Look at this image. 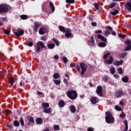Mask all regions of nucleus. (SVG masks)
<instances>
[{
	"instance_id": "obj_1",
	"label": "nucleus",
	"mask_w": 131,
	"mask_h": 131,
	"mask_svg": "<svg viewBox=\"0 0 131 131\" xmlns=\"http://www.w3.org/2000/svg\"><path fill=\"white\" fill-rule=\"evenodd\" d=\"M66 95L71 100H75L77 98V92L75 90H70L66 92Z\"/></svg>"
},
{
	"instance_id": "obj_2",
	"label": "nucleus",
	"mask_w": 131,
	"mask_h": 131,
	"mask_svg": "<svg viewBox=\"0 0 131 131\" xmlns=\"http://www.w3.org/2000/svg\"><path fill=\"white\" fill-rule=\"evenodd\" d=\"M105 115V120L107 123H113L114 122V118L111 112H106Z\"/></svg>"
},
{
	"instance_id": "obj_3",
	"label": "nucleus",
	"mask_w": 131,
	"mask_h": 131,
	"mask_svg": "<svg viewBox=\"0 0 131 131\" xmlns=\"http://www.w3.org/2000/svg\"><path fill=\"white\" fill-rule=\"evenodd\" d=\"M11 9L10 6L6 4H1L0 5V14L3 13H7L9 10Z\"/></svg>"
},
{
	"instance_id": "obj_4",
	"label": "nucleus",
	"mask_w": 131,
	"mask_h": 131,
	"mask_svg": "<svg viewBox=\"0 0 131 131\" xmlns=\"http://www.w3.org/2000/svg\"><path fill=\"white\" fill-rule=\"evenodd\" d=\"M40 49H47V47H46L43 42L39 41L37 43V47L36 48V53H39Z\"/></svg>"
},
{
	"instance_id": "obj_5",
	"label": "nucleus",
	"mask_w": 131,
	"mask_h": 131,
	"mask_svg": "<svg viewBox=\"0 0 131 131\" xmlns=\"http://www.w3.org/2000/svg\"><path fill=\"white\" fill-rule=\"evenodd\" d=\"M16 36H21L24 34V30L22 29H18L14 32Z\"/></svg>"
},
{
	"instance_id": "obj_6",
	"label": "nucleus",
	"mask_w": 131,
	"mask_h": 131,
	"mask_svg": "<svg viewBox=\"0 0 131 131\" xmlns=\"http://www.w3.org/2000/svg\"><path fill=\"white\" fill-rule=\"evenodd\" d=\"M80 66L82 70L81 72V75H83V74H84V72L86 71V68H88V67H86V65L85 64V63L83 62H81L80 63Z\"/></svg>"
},
{
	"instance_id": "obj_7",
	"label": "nucleus",
	"mask_w": 131,
	"mask_h": 131,
	"mask_svg": "<svg viewBox=\"0 0 131 131\" xmlns=\"http://www.w3.org/2000/svg\"><path fill=\"white\" fill-rule=\"evenodd\" d=\"M48 32H49V29H48V28L45 27H41L39 30V33L41 35L46 34V33H48Z\"/></svg>"
},
{
	"instance_id": "obj_8",
	"label": "nucleus",
	"mask_w": 131,
	"mask_h": 131,
	"mask_svg": "<svg viewBox=\"0 0 131 131\" xmlns=\"http://www.w3.org/2000/svg\"><path fill=\"white\" fill-rule=\"evenodd\" d=\"M125 43L127 47L124 49V51H130L131 50V40H126L125 41Z\"/></svg>"
},
{
	"instance_id": "obj_9",
	"label": "nucleus",
	"mask_w": 131,
	"mask_h": 131,
	"mask_svg": "<svg viewBox=\"0 0 131 131\" xmlns=\"http://www.w3.org/2000/svg\"><path fill=\"white\" fill-rule=\"evenodd\" d=\"M102 92L103 88H102V86L100 85L98 86L96 90V93L99 96V97H102L103 96Z\"/></svg>"
},
{
	"instance_id": "obj_10",
	"label": "nucleus",
	"mask_w": 131,
	"mask_h": 131,
	"mask_svg": "<svg viewBox=\"0 0 131 131\" xmlns=\"http://www.w3.org/2000/svg\"><path fill=\"white\" fill-rule=\"evenodd\" d=\"M40 26H41V25L39 24L38 22H35L34 24L33 28L34 32H37V29H38V27H40Z\"/></svg>"
},
{
	"instance_id": "obj_11",
	"label": "nucleus",
	"mask_w": 131,
	"mask_h": 131,
	"mask_svg": "<svg viewBox=\"0 0 131 131\" xmlns=\"http://www.w3.org/2000/svg\"><path fill=\"white\" fill-rule=\"evenodd\" d=\"M123 95H124V93L121 90H119L115 93V97H116V98H120V97L123 96Z\"/></svg>"
},
{
	"instance_id": "obj_12",
	"label": "nucleus",
	"mask_w": 131,
	"mask_h": 131,
	"mask_svg": "<svg viewBox=\"0 0 131 131\" xmlns=\"http://www.w3.org/2000/svg\"><path fill=\"white\" fill-rule=\"evenodd\" d=\"M97 37L99 39H101L102 41H104V42L107 41V39L101 34L98 35Z\"/></svg>"
},
{
	"instance_id": "obj_13",
	"label": "nucleus",
	"mask_w": 131,
	"mask_h": 131,
	"mask_svg": "<svg viewBox=\"0 0 131 131\" xmlns=\"http://www.w3.org/2000/svg\"><path fill=\"white\" fill-rule=\"evenodd\" d=\"M91 101L93 104H97V102H99V99L97 97H93L91 98Z\"/></svg>"
},
{
	"instance_id": "obj_14",
	"label": "nucleus",
	"mask_w": 131,
	"mask_h": 131,
	"mask_svg": "<svg viewBox=\"0 0 131 131\" xmlns=\"http://www.w3.org/2000/svg\"><path fill=\"white\" fill-rule=\"evenodd\" d=\"M71 35H72V34L71 33V30H70V29H68V31L66 32L65 36L66 37H70Z\"/></svg>"
},
{
	"instance_id": "obj_15",
	"label": "nucleus",
	"mask_w": 131,
	"mask_h": 131,
	"mask_svg": "<svg viewBox=\"0 0 131 131\" xmlns=\"http://www.w3.org/2000/svg\"><path fill=\"white\" fill-rule=\"evenodd\" d=\"M114 61V59L113 58V57H112V56H110L109 59L105 62L106 64H110L111 65V64H112V63H113Z\"/></svg>"
},
{
	"instance_id": "obj_16",
	"label": "nucleus",
	"mask_w": 131,
	"mask_h": 131,
	"mask_svg": "<svg viewBox=\"0 0 131 131\" xmlns=\"http://www.w3.org/2000/svg\"><path fill=\"white\" fill-rule=\"evenodd\" d=\"M59 29L62 32H66L67 31H68V29H69V28L66 29L64 27L60 26L59 27Z\"/></svg>"
},
{
	"instance_id": "obj_17",
	"label": "nucleus",
	"mask_w": 131,
	"mask_h": 131,
	"mask_svg": "<svg viewBox=\"0 0 131 131\" xmlns=\"http://www.w3.org/2000/svg\"><path fill=\"white\" fill-rule=\"evenodd\" d=\"M44 113H46L47 114H50V113H52V108L49 107L47 108H45L43 110Z\"/></svg>"
},
{
	"instance_id": "obj_18",
	"label": "nucleus",
	"mask_w": 131,
	"mask_h": 131,
	"mask_svg": "<svg viewBox=\"0 0 131 131\" xmlns=\"http://www.w3.org/2000/svg\"><path fill=\"white\" fill-rule=\"evenodd\" d=\"M42 106V108H43V109H47V108H49V107H50V104L48 103H42L41 104Z\"/></svg>"
},
{
	"instance_id": "obj_19",
	"label": "nucleus",
	"mask_w": 131,
	"mask_h": 131,
	"mask_svg": "<svg viewBox=\"0 0 131 131\" xmlns=\"http://www.w3.org/2000/svg\"><path fill=\"white\" fill-rule=\"evenodd\" d=\"M70 110L72 113H75V112H76V108L73 105H71V106L70 107Z\"/></svg>"
},
{
	"instance_id": "obj_20",
	"label": "nucleus",
	"mask_w": 131,
	"mask_h": 131,
	"mask_svg": "<svg viewBox=\"0 0 131 131\" xmlns=\"http://www.w3.org/2000/svg\"><path fill=\"white\" fill-rule=\"evenodd\" d=\"M125 7L128 11H131V3L130 2H127L125 4Z\"/></svg>"
},
{
	"instance_id": "obj_21",
	"label": "nucleus",
	"mask_w": 131,
	"mask_h": 131,
	"mask_svg": "<svg viewBox=\"0 0 131 131\" xmlns=\"http://www.w3.org/2000/svg\"><path fill=\"white\" fill-rule=\"evenodd\" d=\"M89 45H90V46H92V47L95 46V40L94 39V36H91V40L89 41Z\"/></svg>"
},
{
	"instance_id": "obj_22",
	"label": "nucleus",
	"mask_w": 131,
	"mask_h": 131,
	"mask_svg": "<svg viewBox=\"0 0 131 131\" xmlns=\"http://www.w3.org/2000/svg\"><path fill=\"white\" fill-rule=\"evenodd\" d=\"M122 63H123V60H121L120 61H117L115 62L114 64L115 66H119L120 65H122Z\"/></svg>"
},
{
	"instance_id": "obj_23",
	"label": "nucleus",
	"mask_w": 131,
	"mask_h": 131,
	"mask_svg": "<svg viewBox=\"0 0 131 131\" xmlns=\"http://www.w3.org/2000/svg\"><path fill=\"white\" fill-rule=\"evenodd\" d=\"M8 81L11 85H13V84H14V82H15V79H14V77H11L9 78Z\"/></svg>"
},
{
	"instance_id": "obj_24",
	"label": "nucleus",
	"mask_w": 131,
	"mask_h": 131,
	"mask_svg": "<svg viewBox=\"0 0 131 131\" xmlns=\"http://www.w3.org/2000/svg\"><path fill=\"white\" fill-rule=\"evenodd\" d=\"M58 106L60 107V108H63L64 106H65V102H64V101L63 100H60L58 102Z\"/></svg>"
},
{
	"instance_id": "obj_25",
	"label": "nucleus",
	"mask_w": 131,
	"mask_h": 131,
	"mask_svg": "<svg viewBox=\"0 0 131 131\" xmlns=\"http://www.w3.org/2000/svg\"><path fill=\"white\" fill-rule=\"evenodd\" d=\"M124 123L125 124V128L123 131H127L128 129V124H127V120H124Z\"/></svg>"
},
{
	"instance_id": "obj_26",
	"label": "nucleus",
	"mask_w": 131,
	"mask_h": 131,
	"mask_svg": "<svg viewBox=\"0 0 131 131\" xmlns=\"http://www.w3.org/2000/svg\"><path fill=\"white\" fill-rule=\"evenodd\" d=\"M36 122L37 124H41L42 123V119L41 118H38L36 119Z\"/></svg>"
},
{
	"instance_id": "obj_27",
	"label": "nucleus",
	"mask_w": 131,
	"mask_h": 131,
	"mask_svg": "<svg viewBox=\"0 0 131 131\" xmlns=\"http://www.w3.org/2000/svg\"><path fill=\"white\" fill-rule=\"evenodd\" d=\"M111 74H115V68L113 66H111L110 69Z\"/></svg>"
},
{
	"instance_id": "obj_28",
	"label": "nucleus",
	"mask_w": 131,
	"mask_h": 131,
	"mask_svg": "<svg viewBox=\"0 0 131 131\" xmlns=\"http://www.w3.org/2000/svg\"><path fill=\"white\" fill-rule=\"evenodd\" d=\"M47 47H48V49H49L50 50H53V49H54V48H55V44L54 43L48 44Z\"/></svg>"
},
{
	"instance_id": "obj_29",
	"label": "nucleus",
	"mask_w": 131,
	"mask_h": 131,
	"mask_svg": "<svg viewBox=\"0 0 131 131\" xmlns=\"http://www.w3.org/2000/svg\"><path fill=\"white\" fill-rule=\"evenodd\" d=\"M122 80L123 82H128V78L127 76H125L122 78Z\"/></svg>"
},
{
	"instance_id": "obj_30",
	"label": "nucleus",
	"mask_w": 131,
	"mask_h": 131,
	"mask_svg": "<svg viewBox=\"0 0 131 131\" xmlns=\"http://www.w3.org/2000/svg\"><path fill=\"white\" fill-rule=\"evenodd\" d=\"M53 78H54L55 79L60 78V74H59V73L54 74L53 75Z\"/></svg>"
},
{
	"instance_id": "obj_31",
	"label": "nucleus",
	"mask_w": 131,
	"mask_h": 131,
	"mask_svg": "<svg viewBox=\"0 0 131 131\" xmlns=\"http://www.w3.org/2000/svg\"><path fill=\"white\" fill-rule=\"evenodd\" d=\"M98 46L100 48H105V47H106V45L105 42H100L99 43Z\"/></svg>"
},
{
	"instance_id": "obj_32",
	"label": "nucleus",
	"mask_w": 131,
	"mask_h": 131,
	"mask_svg": "<svg viewBox=\"0 0 131 131\" xmlns=\"http://www.w3.org/2000/svg\"><path fill=\"white\" fill-rule=\"evenodd\" d=\"M53 40L54 42L56 44V46H60V42L58 41V40L56 39L55 38H53Z\"/></svg>"
},
{
	"instance_id": "obj_33",
	"label": "nucleus",
	"mask_w": 131,
	"mask_h": 131,
	"mask_svg": "<svg viewBox=\"0 0 131 131\" xmlns=\"http://www.w3.org/2000/svg\"><path fill=\"white\" fill-rule=\"evenodd\" d=\"M50 6L51 7V9L52 12H55V6H54L53 3L51 2L50 3Z\"/></svg>"
},
{
	"instance_id": "obj_34",
	"label": "nucleus",
	"mask_w": 131,
	"mask_h": 131,
	"mask_svg": "<svg viewBox=\"0 0 131 131\" xmlns=\"http://www.w3.org/2000/svg\"><path fill=\"white\" fill-rule=\"evenodd\" d=\"M19 122L21 126H24V120H23V118H20L19 119Z\"/></svg>"
},
{
	"instance_id": "obj_35",
	"label": "nucleus",
	"mask_w": 131,
	"mask_h": 131,
	"mask_svg": "<svg viewBox=\"0 0 131 131\" xmlns=\"http://www.w3.org/2000/svg\"><path fill=\"white\" fill-rule=\"evenodd\" d=\"M117 71L119 74H122V73H123V71H122V68H119L117 69Z\"/></svg>"
},
{
	"instance_id": "obj_36",
	"label": "nucleus",
	"mask_w": 131,
	"mask_h": 131,
	"mask_svg": "<svg viewBox=\"0 0 131 131\" xmlns=\"http://www.w3.org/2000/svg\"><path fill=\"white\" fill-rule=\"evenodd\" d=\"M104 34L105 36H108L110 34V31L108 30H105L104 31Z\"/></svg>"
},
{
	"instance_id": "obj_37",
	"label": "nucleus",
	"mask_w": 131,
	"mask_h": 131,
	"mask_svg": "<svg viewBox=\"0 0 131 131\" xmlns=\"http://www.w3.org/2000/svg\"><path fill=\"white\" fill-rule=\"evenodd\" d=\"M116 6V3L113 2L110 4V8H111V9H112V8H114V7H115Z\"/></svg>"
},
{
	"instance_id": "obj_38",
	"label": "nucleus",
	"mask_w": 131,
	"mask_h": 131,
	"mask_svg": "<svg viewBox=\"0 0 131 131\" xmlns=\"http://www.w3.org/2000/svg\"><path fill=\"white\" fill-rule=\"evenodd\" d=\"M29 122L30 123H34V119H33V117H30L29 119Z\"/></svg>"
},
{
	"instance_id": "obj_39",
	"label": "nucleus",
	"mask_w": 131,
	"mask_h": 131,
	"mask_svg": "<svg viewBox=\"0 0 131 131\" xmlns=\"http://www.w3.org/2000/svg\"><path fill=\"white\" fill-rule=\"evenodd\" d=\"M13 123L14 125L16 127H18L19 125H20V123H19V121H14Z\"/></svg>"
},
{
	"instance_id": "obj_40",
	"label": "nucleus",
	"mask_w": 131,
	"mask_h": 131,
	"mask_svg": "<svg viewBox=\"0 0 131 131\" xmlns=\"http://www.w3.org/2000/svg\"><path fill=\"white\" fill-rule=\"evenodd\" d=\"M54 83L57 85L60 84V83H61L60 80L55 79L54 80Z\"/></svg>"
},
{
	"instance_id": "obj_41",
	"label": "nucleus",
	"mask_w": 131,
	"mask_h": 131,
	"mask_svg": "<svg viewBox=\"0 0 131 131\" xmlns=\"http://www.w3.org/2000/svg\"><path fill=\"white\" fill-rule=\"evenodd\" d=\"M54 130H59L60 129V127L58 125H55L54 126Z\"/></svg>"
},
{
	"instance_id": "obj_42",
	"label": "nucleus",
	"mask_w": 131,
	"mask_h": 131,
	"mask_svg": "<svg viewBox=\"0 0 131 131\" xmlns=\"http://www.w3.org/2000/svg\"><path fill=\"white\" fill-rule=\"evenodd\" d=\"M20 18L23 20H26V19H27V15H20Z\"/></svg>"
},
{
	"instance_id": "obj_43",
	"label": "nucleus",
	"mask_w": 131,
	"mask_h": 131,
	"mask_svg": "<svg viewBox=\"0 0 131 131\" xmlns=\"http://www.w3.org/2000/svg\"><path fill=\"white\" fill-rule=\"evenodd\" d=\"M110 55H111L110 53L108 52L107 54L103 55V59H107V57H109V56H110Z\"/></svg>"
},
{
	"instance_id": "obj_44",
	"label": "nucleus",
	"mask_w": 131,
	"mask_h": 131,
	"mask_svg": "<svg viewBox=\"0 0 131 131\" xmlns=\"http://www.w3.org/2000/svg\"><path fill=\"white\" fill-rule=\"evenodd\" d=\"M115 108L117 111H122V108H121L120 107H119V106H118L117 105L115 107Z\"/></svg>"
},
{
	"instance_id": "obj_45",
	"label": "nucleus",
	"mask_w": 131,
	"mask_h": 131,
	"mask_svg": "<svg viewBox=\"0 0 131 131\" xmlns=\"http://www.w3.org/2000/svg\"><path fill=\"white\" fill-rule=\"evenodd\" d=\"M111 14L112 15H113V16H115V15H117V14H118V10H115V11L111 12Z\"/></svg>"
},
{
	"instance_id": "obj_46",
	"label": "nucleus",
	"mask_w": 131,
	"mask_h": 131,
	"mask_svg": "<svg viewBox=\"0 0 131 131\" xmlns=\"http://www.w3.org/2000/svg\"><path fill=\"white\" fill-rule=\"evenodd\" d=\"M118 36L119 37H120V38H124L125 37V35L120 33L118 34Z\"/></svg>"
},
{
	"instance_id": "obj_47",
	"label": "nucleus",
	"mask_w": 131,
	"mask_h": 131,
	"mask_svg": "<svg viewBox=\"0 0 131 131\" xmlns=\"http://www.w3.org/2000/svg\"><path fill=\"white\" fill-rule=\"evenodd\" d=\"M66 3L68 4H73L74 3V0H66Z\"/></svg>"
},
{
	"instance_id": "obj_48",
	"label": "nucleus",
	"mask_w": 131,
	"mask_h": 131,
	"mask_svg": "<svg viewBox=\"0 0 131 131\" xmlns=\"http://www.w3.org/2000/svg\"><path fill=\"white\" fill-rule=\"evenodd\" d=\"M63 62L64 63H67L68 62V59H67V58H66V57L64 56L63 57Z\"/></svg>"
},
{
	"instance_id": "obj_49",
	"label": "nucleus",
	"mask_w": 131,
	"mask_h": 131,
	"mask_svg": "<svg viewBox=\"0 0 131 131\" xmlns=\"http://www.w3.org/2000/svg\"><path fill=\"white\" fill-rule=\"evenodd\" d=\"M127 54L126 53H124L123 54H121L120 56L121 58H124L125 56H126Z\"/></svg>"
},
{
	"instance_id": "obj_50",
	"label": "nucleus",
	"mask_w": 131,
	"mask_h": 131,
	"mask_svg": "<svg viewBox=\"0 0 131 131\" xmlns=\"http://www.w3.org/2000/svg\"><path fill=\"white\" fill-rule=\"evenodd\" d=\"M95 8L96 9V10H99V4L97 3H95L94 4Z\"/></svg>"
},
{
	"instance_id": "obj_51",
	"label": "nucleus",
	"mask_w": 131,
	"mask_h": 131,
	"mask_svg": "<svg viewBox=\"0 0 131 131\" xmlns=\"http://www.w3.org/2000/svg\"><path fill=\"white\" fill-rule=\"evenodd\" d=\"M4 33L5 34H8V35L10 34V32H9V30H5L4 31Z\"/></svg>"
},
{
	"instance_id": "obj_52",
	"label": "nucleus",
	"mask_w": 131,
	"mask_h": 131,
	"mask_svg": "<svg viewBox=\"0 0 131 131\" xmlns=\"http://www.w3.org/2000/svg\"><path fill=\"white\" fill-rule=\"evenodd\" d=\"M28 46L29 47H32L33 46V42L32 41L29 42V43H28Z\"/></svg>"
},
{
	"instance_id": "obj_53",
	"label": "nucleus",
	"mask_w": 131,
	"mask_h": 131,
	"mask_svg": "<svg viewBox=\"0 0 131 131\" xmlns=\"http://www.w3.org/2000/svg\"><path fill=\"white\" fill-rule=\"evenodd\" d=\"M41 40H43L44 41H46L47 40V37L46 36H42L41 38Z\"/></svg>"
},
{
	"instance_id": "obj_54",
	"label": "nucleus",
	"mask_w": 131,
	"mask_h": 131,
	"mask_svg": "<svg viewBox=\"0 0 131 131\" xmlns=\"http://www.w3.org/2000/svg\"><path fill=\"white\" fill-rule=\"evenodd\" d=\"M115 78H116V79H118V78H119V75H118L117 74H115L114 75Z\"/></svg>"
},
{
	"instance_id": "obj_55",
	"label": "nucleus",
	"mask_w": 131,
	"mask_h": 131,
	"mask_svg": "<svg viewBox=\"0 0 131 131\" xmlns=\"http://www.w3.org/2000/svg\"><path fill=\"white\" fill-rule=\"evenodd\" d=\"M120 117H121V118H124V117H125V114H122L120 115Z\"/></svg>"
},
{
	"instance_id": "obj_56",
	"label": "nucleus",
	"mask_w": 131,
	"mask_h": 131,
	"mask_svg": "<svg viewBox=\"0 0 131 131\" xmlns=\"http://www.w3.org/2000/svg\"><path fill=\"white\" fill-rule=\"evenodd\" d=\"M70 67H71V68H73V67H75V63H71L70 64Z\"/></svg>"
},
{
	"instance_id": "obj_57",
	"label": "nucleus",
	"mask_w": 131,
	"mask_h": 131,
	"mask_svg": "<svg viewBox=\"0 0 131 131\" xmlns=\"http://www.w3.org/2000/svg\"><path fill=\"white\" fill-rule=\"evenodd\" d=\"M103 79H104V81H108V77H107V76H105L103 77Z\"/></svg>"
},
{
	"instance_id": "obj_58",
	"label": "nucleus",
	"mask_w": 131,
	"mask_h": 131,
	"mask_svg": "<svg viewBox=\"0 0 131 131\" xmlns=\"http://www.w3.org/2000/svg\"><path fill=\"white\" fill-rule=\"evenodd\" d=\"M95 33H98L100 34V33H102V31L101 30H98L95 31Z\"/></svg>"
},
{
	"instance_id": "obj_59",
	"label": "nucleus",
	"mask_w": 131,
	"mask_h": 131,
	"mask_svg": "<svg viewBox=\"0 0 131 131\" xmlns=\"http://www.w3.org/2000/svg\"><path fill=\"white\" fill-rule=\"evenodd\" d=\"M88 131H94V128H92V127H89L87 129Z\"/></svg>"
},
{
	"instance_id": "obj_60",
	"label": "nucleus",
	"mask_w": 131,
	"mask_h": 131,
	"mask_svg": "<svg viewBox=\"0 0 131 131\" xmlns=\"http://www.w3.org/2000/svg\"><path fill=\"white\" fill-rule=\"evenodd\" d=\"M76 69L77 70V71H80V67H79V66H77L76 67Z\"/></svg>"
},
{
	"instance_id": "obj_61",
	"label": "nucleus",
	"mask_w": 131,
	"mask_h": 131,
	"mask_svg": "<svg viewBox=\"0 0 131 131\" xmlns=\"http://www.w3.org/2000/svg\"><path fill=\"white\" fill-rule=\"evenodd\" d=\"M92 26H97V23L92 22Z\"/></svg>"
},
{
	"instance_id": "obj_62",
	"label": "nucleus",
	"mask_w": 131,
	"mask_h": 131,
	"mask_svg": "<svg viewBox=\"0 0 131 131\" xmlns=\"http://www.w3.org/2000/svg\"><path fill=\"white\" fill-rule=\"evenodd\" d=\"M54 59L55 60H58L59 59V56L58 55H55L54 56Z\"/></svg>"
},
{
	"instance_id": "obj_63",
	"label": "nucleus",
	"mask_w": 131,
	"mask_h": 131,
	"mask_svg": "<svg viewBox=\"0 0 131 131\" xmlns=\"http://www.w3.org/2000/svg\"><path fill=\"white\" fill-rule=\"evenodd\" d=\"M106 28L107 29H108V30L112 31V28L111 27H106Z\"/></svg>"
},
{
	"instance_id": "obj_64",
	"label": "nucleus",
	"mask_w": 131,
	"mask_h": 131,
	"mask_svg": "<svg viewBox=\"0 0 131 131\" xmlns=\"http://www.w3.org/2000/svg\"><path fill=\"white\" fill-rule=\"evenodd\" d=\"M112 35L115 36V35H116V33L114 31H112Z\"/></svg>"
}]
</instances>
